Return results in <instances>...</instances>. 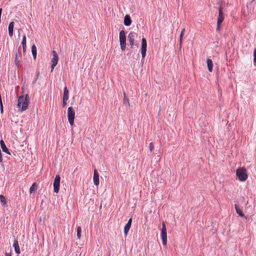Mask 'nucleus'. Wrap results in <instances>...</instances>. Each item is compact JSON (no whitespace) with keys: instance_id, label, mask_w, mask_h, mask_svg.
I'll list each match as a JSON object with an SVG mask.
<instances>
[{"instance_id":"obj_5","label":"nucleus","mask_w":256,"mask_h":256,"mask_svg":"<svg viewBox=\"0 0 256 256\" xmlns=\"http://www.w3.org/2000/svg\"><path fill=\"white\" fill-rule=\"evenodd\" d=\"M161 237L163 245L166 246L167 244V234L166 226L164 223L162 224V228L161 230Z\"/></svg>"},{"instance_id":"obj_21","label":"nucleus","mask_w":256,"mask_h":256,"mask_svg":"<svg viewBox=\"0 0 256 256\" xmlns=\"http://www.w3.org/2000/svg\"><path fill=\"white\" fill-rule=\"evenodd\" d=\"M68 90L66 87H65L64 90L63 98L65 100L68 99Z\"/></svg>"},{"instance_id":"obj_16","label":"nucleus","mask_w":256,"mask_h":256,"mask_svg":"<svg viewBox=\"0 0 256 256\" xmlns=\"http://www.w3.org/2000/svg\"><path fill=\"white\" fill-rule=\"evenodd\" d=\"M206 64L208 68V70L210 72H212V71L213 68V62L210 59L206 60Z\"/></svg>"},{"instance_id":"obj_15","label":"nucleus","mask_w":256,"mask_h":256,"mask_svg":"<svg viewBox=\"0 0 256 256\" xmlns=\"http://www.w3.org/2000/svg\"><path fill=\"white\" fill-rule=\"evenodd\" d=\"M14 22H12L10 23L8 30V34L9 36L12 37L13 35V31L14 28Z\"/></svg>"},{"instance_id":"obj_35","label":"nucleus","mask_w":256,"mask_h":256,"mask_svg":"<svg viewBox=\"0 0 256 256\" xmlns=\"http://www.w3.org/2000/svg\"><path fill=\"white\" fill-rule=\"evenodd\" d=\"M147 96V94H145V96Z\"/></svg>"},{"instance_id":"obj_2","label":"nucleus","mask_w":256,"mask_h":256,"mask_svg":"<svg viewBox=\"0 0 256 256\" xmlns=\"http://www.w3.org/2000/svg\"><path fill=\"white\" fill-rule=\"evenodd\" d=\"M236 174L238 180L241 182L246 180L248 178L246 169L242 168H238L236 170Z\"/></svg>"},{"instance_id":"obj_24","label":"nucleus","mask_w":256,"mask_h":256,"mask_svg":"<svg viewBox=\"0 0 256 256\" xmlns=\"http://www.w3.org/2000/svg\"><path fill=\"white\" fill-rule=\"evenodd\" d=\"M123 102H124V104H127L128 106L130 105L128 99L126 97V95L124 92V93Z\"/></svg>"},{"instance_id":"obj_13","label":"nucleus","mask_w":256,"mask_h":256,"mask_svg":"<svg viewBox=\"0 0 256 256\" xmlns=\"http://www.w3.org/2000/svg\"><path fill=\"white\" fill-rule=\"evenodd\" d=\"M21 61V54L20 52L16 53L15 57V64L17 67H18L20 65V62Z\"/></svg>"},{"instance_id":"obj_34","label":"nucleus","mask_w":256,"mask_h":256,"mask_svg":"<svg viewBox=\"0 0 256 256\" xmlns=\"http://www.w3.org/2000/svg\"><path fill=\"white\" fill-rule=\"evenodd\" d=\"M0 144H4V142L2 140H0Z\"/></svg>"},{"instance_id":"obj_19","label":"nucleus","mask_w":256,"mask_h":256,"mask_svg":"<svg viewBox=\"0 0 256 256\" xmlns=\"http://www.w3.org/2000/svg\"><path fill=\"white\" fill-rule=\"evenodd\" d=\"M32 53L34 60H36V48L33 44L32 46Z\"/></svg>"},{"instance_id":"obj_36","label":"nucleus","mask_w":256,"mask_h":256,"mask_svg":"<svg viewBox=\"0 0 256 256\" xmlns=\"http://www.w3.org/2000/svg\"><path fill=\"white\" fill-rule=\"evenodd\" d=\"M108 256H110V255Z\"/></svg>"},{"instance_id":"obj_30","label":"nucleus","mask_w":256,"mask_h":256,"mask_svg":"<svg viewBox=\"0 0 256 256\" xmlns=\"http://www.w3.org/2000/svg\"><path fill=\"white\" fill-rule=\"evenodd\" d=\"M221 24H219L217 22V26H216V30H219L220 28V25Z\"/></svg>"},{"instance_id":"obj_11","label":"nucleus","mask_w":256,"mask_h":256,"mask_svg":"<svg viewBox=\"0 0 256 256\" xmlns=\"http://www.w3.org/2000/svg\"><path fill=\"white\" fill-rule=\"evenodd\" d=\"M132 218H130L127 222V224L124 226V234L125 236H126L128 234V232L132 224Z\"/></svg>"},{"instance_id":"obj_1","label":"nucleus","mask_w":256,"mask_h":256,"mask_svg":"<svg viewBox=\"0 0 256 256\" xmlns=\"http://www.w3.org/2000/svg\"><path fill=\"white\" fill-rule=\"evenodd\" d=\"M30 100L28 94H26L24 97L22 96L18 98L17 107L21 112L26 110L29 105Z\"/></svg>"},{"instance_id":"obj_27","label":"nucleus","mask_w":256,"mask_h":256,"mask_svg":"<svg viewBox=\"0 0 256 256\" xmlns=\"http://www.w3.org/2000/svg\"><path fill=\"white\" fill-rule=\"evenodd\" d=\"M22 46H26V36H24L22 37Z\"/></svg>"},{"instance_id":"obj_26","label":"nucleus","mask_w":256,"mask_h":256,"mask_svg":"<svg viewBox=\"0 0 256 256\" xmlns=\"http://www.w3.org/2000/svg\"><path fill=\"white\" fill-rule=\"evenodd\" d=\"M35 190V184H33L30 188V193H32L34 192Z\"/></svg>"},{"instance_id":"obj_8","label":"nucleus","mask_w":256,"mask_h":256,"mask_svg":"<svg viewBox=\"0 0 256 256\" xmlns=\"http://www.w3.org/2000/svg\"><path fill=\"white\" fill-rule=\"evenodd\" d=\"M146 40L145 38H142V46H141V54L142 58H144L146 55Z\"/></svg>"},{"instance_id":"obj_18","label":"nucleus","mask_w":256,"mask_h":256,"mask_svg":"<svg viewBox=\"0 0 256 256\" xmlns=\"http://www.w3.org/2000/svg\"><path fill=\"white\" fill-rule=\"evenodd\" d=\"M235 208H236V213L240 216H242V217L244 216V214L242 210L239 207V206L238 205H237V204L235 205Z\"/></svg>"},{"instance_id":"obj_32","label":"nucleus","mask_w":256,"mask_h":256,"mask_svg":"<svg viewBox=\"0 0 256 256\" xmlns=\"http://www.w3.org/2000/svg\"><path fill=\"white\" fill-rule=\"evenodd\" d=\"M22 50H23V52L24 53L26 52V46H22Z\"/></svg>"},{"instance_id":"obj_7","label":"nucleus","mask_w":256,"mask_h":256,"mask_svg":"<svg viewBox=\"0 0 256 256\" xmlns=\"http://www.w3.org/2000/svg\"><path fill=\"white\" fill-rule=\"evenodd\" d=\"M52 55H53V58L51 60V62H52L51 72H52L54 68L58 64V55L57 53L54 50H53L52 52Z\"/></svg>"},{"instance_id":"obj_22","label":"nucleus","mask_w":256,"mask_h":256,"mask_svg":"<svg viewBox=\"0 0 256 256\" xmlns=\"http://www.w3.org/2000/svg\"><path fill=\"white\" fill-rule=\"evenodd\" d=\"M1 146V148L2 149V150L6 152V154H10V151L8 150V148L6 146V145H0Z\"/></svg>"},{"instance_id":"obj_6","label":"nucleus","mask_w":256,"mask_h":256,"mask_svg":"<svg viewBox=\"0 0 256 256\" xmlns=\"http://www.w3.org/2000/svg\"><path fill=\"white\" fill-rule=\"evenodd\" d=\"M60 176L56 175L54 182V192L58 194L60 190Z\"/></svg>"},{"instance_id":"obj_3","label":"nucleus","mask_w":256,"mask_h":256,"mask_svg":"<svg viewBox=\"0 0 256 256\" xmlns=\"http://www.w3.org/2000/svg\"><path fill=\"white\" fill-rule=\"evenodd\" d=\"M119 38L120 48L122 51L124 50L126 47V37L124 30L120 31L119 34Z\"/></svg>"},{"instance_id":"obj_17","label":"nucleus","mask_w":256,"mask_h":256,"mask_svg":"<svg viewBox=\"0 0 256 256\" xmlns=\"http://www.w3.org/2000/svg\"><path fill=\"white\" fill-rule=\"evenodd\" d=\"M14 251H15L16 253L17 254H20V248L18 242L16 240H15L14 242Z\"/></svg>"},{"instance_id":"obj_28","label":"nucleus","mask_w":256,"mask_h":256,"mask_svg":"<svg viewBox=\"0 0 256 256\" xmlns=\"http://www.w3.org/2000/svg\"><path fill=\"white\" fill-rule=\"evenodd\" d=\"M254 65L256 66V48L254 49Z\"/></svg>"},{"instance_id":"obj_31","label":"nucleus","mask_w":256,"mask_h":256,"mask_svg":"<svg viewBox=\"0 0 256 256\" xmlns=\"http://www.w3.org/2000/svg\"><path fill=\"white\" fill-rule=\"evenodd\" d=\"M148 148H149L150 150V152H152V150H153V149H154V146H152V145H150Z\"/></svg>"},{"instance_id":"obj_33","label":"nucleus","mask_w":256,"mask_h":256,"mask_svg":"<svg viewBox=\"0 0 256 256\" xmlns=\"http://www.w3.org/2000/svg\"><path fill=\"white\" fill-rule=\"evenodd\" d=\"M6 256H11V253L10 252H6L5 253Z\"/></svg>"},{"instance_id":"obj_23","label":"nucleus","mask_w":256,"mask_h":256,"mask_svg":"<svg viewBox=\"0 0 256 256\" xmlns=\"http://www.w3.org/2000/svg\"><path fill=\"white\" fill-rule=\"evenodd\" d=\"M0 201L3 206H5L6 204V201L4 196L0 195Z\"/></svg>"},{"instance_id":"obj_4","label":"nucleus","mask_w":256,"mask_h":256,"mask_svg":"<svg viewBox=\"0 0 256 256\" xmlns=\"http://www.w3.org/2000/svg\"><path fill=\"white\" fill-rule=\"evenodd\" d=\"M74 110L72 107L70 106L68 109V122L71 126H72L74 124Z\"/></svg>"},{"instance_id":"obj_12","label":"nucleus","mask_w":256,"mask_h":256,"mask_svg":"<svg viewBox=\"0 0 256 256\" xmlns=\"http://www.w3.org/2000/svg\"><path fill=\"white\" fill-rule=\"evenodd\" d=\"M224 20V14L222 12V8L220 7L219 8L218 17V23L221 24Z\"/></svg>"},{"instance_id":"obj_14","label":"nucleus","mask_w":256,"mask_h":256,"mask_svg":"<svg viewBox=\"0 0 256 256\" xmlns=\"http://www.w3.org/2000/svg\"><path fill=\"white\" fill-rule=\"evenodd\" d=\"M124 23L126 26H129L131 24L132 20L129 15L126 14L124 18Z\"/></svg>"},{"instance_id":"obj_25","label":"nucleus","mask_w":256,"mask_h":256,"mask_svg":"<svg viewBox=\"0 0 256 256\" xmlns=\"http://www.w3.org/2000/svg\"><path fill=\"white\" fill-rule=\"evenodd\" d=\"M80 233H81V228H80V227L78 226L77 228V234H76V236H77V238L78 239H80V236H81Z\"/></svg>"},{"instance_id":"obj_9","label":"nucleus","mask_w":256,"mask_h":256,"mask_svg":"<svg viewBox=\"0 0 256 256\" xmlns=\"http://www.w3.org/2000/svg\"><path fill=\"white\" fill-rule=\"evenodd\" d=\"M136 34L134 32H130L128 36V42L130 47L132 48L134 45V38L136 36Z\"/></svg>"},{"instance_id":"obj_10","label":"nucleus","mask_w":256,"mask_h":256,"mask_svg":"<svg viewBox=\"0 0 256 256\" xmlns=\"http://www.w3.org/2000/svg\"><path fill=\"white\" fill-rule=\"evenodd\" d=\"M93 181L96 186L99 184V174L96 170H94V172Z\"/></svg>"},{"instance_id":"obj_20","label":"nucleus","mask_w":256,"mask_h":256,"mask_svg":"<svg viewBox=\"0 0 256 256\" xmlns=\"http://www.w3.org/2000/svg\"><path fill=\"white\" fill-rule=\"evenodd\" d=\"M185 32V28H184L182 31H181V32L180 34V38H179V46H180V48H181L182 46V36L184 34V33Z\"/></svg>"},{"instance_id":"obj_29","label":"nucleus","mask_w":256,"mask_h":256,"mask_svg":"<svg viewBox=\"0 0 256 256\" xmlns=\"http://www.w3.org/2000/svg\"><path fill=\"white\" fill-rule=\"evenodd\" d=\"M68 100H65L64 98H62V106L64 107L66 104V102Z\"/></svg>"}]
</instances>
